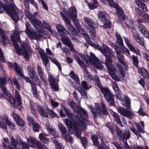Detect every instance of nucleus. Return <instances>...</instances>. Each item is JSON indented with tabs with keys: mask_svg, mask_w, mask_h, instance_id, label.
Masks as SVG:
<instances>
[{
	"mask_svg": "<svg viewBox=\"0 0 149 149\" xmlns=\"http://www.w3.org/2000/svg\"><path fill=\"white\" fill-rule=\"evenodd\" d=\"M80 111L86 117L84 118L81 116H75V120L74 123V125L72 126L71 121L68 119L65 120L64 123L69 127L68 130L69 132L72 133L74 132L76 136L78 138L79 137L81 134V132L80 130H82L84 131V129H86V125L88 124L89 122L86 118H88V115L86 111L84 109L81 108Z\"/></svg>",
	"mask_w": 149,
	"mask_h": 149,
	"instance_id": "nucleus-1",
	"label": "nucleus"
},
{
	"mask_svg": "<svg viewBox=\"0 0 149 149\" xmlns=\"http://www.w3.org/2000/svg\"><path fill=\"white\" fill-rule=\"evenodd\" d=\"M2 0L5 4H3L0 0V14L5 11L15 22H18L20 18L22 17L23 14L22 11H18L17 9L14 6H9L7 0Z\"/></svg>",
	"mask_w": 149,
	"mask_h": 149,
	"instance_id": "nucleus-2",
	"label": "nucleus"
},
{
	"mask_svg": "<svg viewBox=\"0 0 149 149\" xmlns=\"http://www.w3.org/2000/svg\"><path fill=\"white\" fill-rule=\"evenodd\" d=\"M103 49L100 47V50L105 57V64L109 70H113L114 67L112 65V60L111 58H115V56L112 50L106 45H103Z\"/></svg>",
	"mask_w": 149,
	"mask_h": 149,
	"instance_id": "nucleus-3",
	"label": "nucleus"
},
{
	"mask_svg": "<svg viewBox=\"0 0 149 149\" xmlns=\"http://www.w3.org/2000/svg\"><path fill=\"white\" fill-rule=\"evenodd\" d=\"M101 105L102 109H101L99 103H95V109L92 105L88 106L91 111L95 117L99 116H102L103 114L107 115L108 114L107 107L104 103H102Z\"/></svg>",
	"mask_w": 149,
	"mask_h": 149,
	"instance_id": "nucleus-4",
	"label": "nucleus"
},
{
	"mask_svg": "<svg viewBox=\"0 0 149 149\" xmlns=\"http://www.w3.org/2000/svg\"><path fill=\"white\" fill-rule=\"evenodd\" d=\"M6 84L7 82L5 78L1 77L0 78V88L3 91L6 99L10 102H15L13 97L6 87Z\"/></svg>",
	"mask_w": 149,
	"mask_h": 149,
	"instance_id": "nucleus-5",
	"label": "nucleus"
},
{
	"mask_svg": "<svg viewBox=\"0 0 149 149\" xmlns=\"http://www.w3.org/2000/svg\"><path fill=\"white\" fill-rule=\"evenodd\" d=\"M7 124L10 128L13 130L15 129L14 125L10 122L8 119V116L6 115L4 117L0 118V128L4 129H6Z\"/></svg>",
	"mask_w": 149,
	"mask_h": 149,
	"instance_id": "nucleus-6",
	"label": "nucleus"
},
{
	"mask_svg": "<svg viewBox=\"0 0 149 149\" xmlns=\"http://www.w3.org/2000/svg\"><path fill=\"white\" fill-rule=\"evenodd\" d=\"M60 15L64 22L66 23V27L71 32V34L73 35L76 36L77 35V32L71 24V22L69 19L66 17L63 13L60 12Z\"/></svg>",
	"mask_w": 149,
	"mask_h": 149,
	"instance_id": "nucleus-7",
	"label": "nucleus"
},
{
	"mask_svg": "<svg viewBox=\"0 0 149 149\" xmlns=\"http://www.w3.org/2000/svg\"><path fill=\"white\" fill-rule=\"evenodd\" d=\"M28 71L29 76L30 78L34 80L36 85L40 86L41 81L36 75V71L33 67L31 66H29L28 67Z\"/></svg>",
	"mask_w": 149,
	"mask_h": 149,
	"instance_id": "nucleus-8",
	"label": "nucleus"
},
{
	"mask_svg": "<svg viewBox=\"0 0 149 149\" xmlns=\"http://www.w3.org/2000/svg\"><path fill=\"white\" fill-rule=\"evenodd\" d=\"M10 38L13 41V44L18 54H20V48L17 43V42H20L21 41L19 32L18 31H15L13 35L11 36Z\"/></svg>",
	"mask_w": 149,
	"mask_h": 149,
	"instance_id": "nucleus-9",
	"label": "nucleus"
},
{
	"mask_svg": "<svg viewBox=\"0 0 149 149\" xmlns=\"http://www.w3.org/2000/svg\"><path fill=\"white\" fill-rule=\"evenodd\" d=\"M14 69L15 72L17 73L16 74L17 75H18L20 77H23V78L27 82L31 84V82H34L33 81H30L29 77L24 75L23 70L21 68L19 65L16 62L14 63Z\"/></svg>",
	"mask_w": 149,
	"mask_h": 149,
	"instance_id": "nucleus-10",
	"label": "nucleus"
},
{
	"mask_svg": "<svg viewBox=\"0 0 149 149\" xmlns=\"http://www.w3.org/2000/svg\"><path fill=\"white\" fill-rule=\"evenodd\" d=\"M118 111L121 115L126 117L128 119H131L134 116V114L133 112L122 107L118 108Z\"/></svg>",
	"mask_w": 149,
	"mask_h": 149,
	"instance_id": "nucleus-11",
	"label": "nucleus"
},
{
	"mask_svg": "<svg viewBox=\"0 0 149 149\" xmlns=\"http://www.w3.org/2000/svg\"><path fill=\"white\" fill-rule=\"evenodd\" d=\"M48 81L50 86L54 91H56L58 90V84L56 82L55 79L53 75L51 74L49 75Z\"/></svg>",
	"mask_w": 149,
	"mask_h": 149,
	"instance_id": "nucleus-12",
	"label": "nucleus"
},
{
	"mask_svg": "<svg viewBox=\"0 0 149 149\" xmlns=\"http://www.w3.org/2000/svg\"><path fill=\"white\" fill-rule=\"evenodd\" d=\"M135 125L136 129L138 131L136 130L134 127H130V129L132 132L136 136L138 137H141L140 132L144 133L145 131L141 127L140 125L138 123H136Z\"/></svg>",
	"mask_w": 149,
	"mask_h": 149,
	"instance_id": "nucleus-13",
	"label": "nucleus"
},
{
	"mask_svg": "<svg viewBox=\"0 0 149 149\" xmlns=\"http://www.w3.org/2000/svg\"><path fill=\"white\" fill-rule=\"evenodd\" d=\"M0 35L1 39V43L3 45L10 43V40L6 35L4 31L1 28H0Z\"/></svg>",
	"mask_w": 149,
	"mask_h": 149,
	"instance_id": "nucleus-14",
	"label": "nucleus"
},
{
	"mask_svg": "<svg viewBox=\"0 0 149 149\" xmlns=\"http://www.w3.org/2000/svg\"><path fill=\"white\" fill-rule=\"evenodd\" d=\"M30 21L36 29H40L42 26V24L41 21L36 19L34 16L30 19Z\"/></svg>",
	"mask_w": 149,
	"mask_h": 149,
	"instance_id": "nucleus-15",
	"label": "nucleus"
},
{
	"mask_svg": "<svg viewBox=\"0 0 149 149\" xmlns=\"http://www.w3.org/2000/svg\"><path fill=\"white\" fill-rule=\"evenodd\" d=\"M116 10L117 16L119 19L121 21H124L126 19L127 17L125 15L123 11L119 6L115 8Z\"/></svg>",
	"mask_w": 149,
	"mask_h": 149,
	"instance_id": "nucleus-16",
	"label": "nucleus"
},
{
	"mask_svg": "<svg viewBox=\"0 0 149 149\" xmlns=\"http://www.w3.org/2000/svg\"><path fill=\"white\" fill-rule=\"evenodd\" d=\"M39 54L42 59L43 64L46 67L47 63L49 62V56L47 55L45 51L43 50L40 51L39 52Z\"/></svg>",
	"mask_w": 149,
	"mask_h": 149,
	"instance_id": "nucleus-17",
	"label": "nucleus"
},
{
	"mask_svg": "<svg viewBox=\"0 0 149 149\" xmlns=\"http://www.w3.org/2000/svg\"><path fill=\"white\" fill-rule=\"evenodd\" d=\"M84 19L85 23L89 27L91 28H97L98 27L97 24L93 21L90 18L85 17H84Z\"/></svg>",
	"mask_w": 149,
	"mask_h": 149,
	"instance_id": "nucleus-18",
	"label": "nucleus"
},
{
	"mask_svg": "<svg viewBox=\"0 0 149 149\" xmlns=\"http://www.w3.org/2000/svg\"><path fill=\"white\" fill-rule=\"evenodd\" d=\"M90 55L91 57L89 59L86 60L85 57H84L83 60H86V64L90 65L94 61H99V59L97 58L95 56V54L92 52H90Z\"/></svg>",
	"mask_w": 149,
	"mask_h": 149,
	"instance_id": "nucleus-19",
	"label": "nucleus"
},
{
	"mask_svg": "<svg viewBox=\"0 0 149 149\" xmlns=\"http://www.w3.org/2000/svg\"><path fill=\"white\" fill-rule=\"evenodd\" d=\"M115 35L117 39V40L115 43L116 44L118 45V47L119 48L120 47H122L124 45L122 38L121 37L120 35L118 32H116Z\"/></svg>",
	"mask_w": 149,
	"mask_h": 149,
	"instance_id": "nucleus-20",
	"label": "nucleus"
},
{
	"mask_svg": "<svg viewBox=\"0 0 149 149\" xmlns=\"http://www.w3.org/2000/svg\"><path fill=\"white\" fill-rule=\"evenodd\" d=\"M27 141L29 146L32 148H34V144H35L36 146L38 141H39L38 140L31 136H30L29 137L27 138Z\"/></svg>",
	"mask_w": 149,
	"mask_h": 149,
	"instance_id": "nucleus-21",
	"label": "nucleus"
},
{
	"mask_svg": "<svg viewBox=\"0 0 149 149\" xmlns=\"http://www.w3.org/2000/svg\"><path fill=\"white\" fill-rule=\"evenodd\" d=\"M56 28L59 32V34L61 36H63L66 34L67 31L61 25L58 24H57Z\"/></svg>",
	"mask_w": 149,
	"mask_h": 149,
	"instance_id": "nucleus-22",
	"label": "nucleus"
},
{
	"mask_svg": "<svg viewBox=\"0 0 149 149\" xmlns=\"http://www.w3.org/2000/svg\"><path fill=\"white\" fill-rule=\"evenodd\" d=\"M133 36L136 41L140 45H143L144 44L143 39L140 36L139 34L137 32L133 33Z\"/></svg>",
	"mask_w": 149,
	"mask_h": 149,
	"instance_id": "nucleus-23",
	"label": "nucleus"
},
{
	"mask_svg": "<svg viewBox=\"0 0 149 149\" xmlns=\"http://www.w3.org/2000/svg\"><path fill=\"white\" fill-rule=\"evenodd\" d=\"M37 72L40 79H41L42 81H43L45 84L47 83V81H46L43 77V75L44 74V72L42 67L38 65H37Z\"/></svg>",
	"mask_w": 149,
	"mask_h": 149,
	"instance_id": "nucleus-24",
	"label": "nucleus"
},
{
	"mask_svg": "<svg viewBox=\"0 0 149 149\" xmlns=\"http://www.w3.org/2000/svg\"><path fill=\"white\" fill-rule=\"evenodd\" d=\"M12 116L18 125L20 126H23L24 125V123L23 120L20 118L16 113H13Z\"/></svg>",
	"mask_w": 149,
	"mask_h": 149,
	"instance_id": "nucleus-25",
	"label": "nucleus"
},
{
	"mask_svg": "<svg viewBox=\"0 0 149 149\" xmlns=\"http://www.w3.org/2000/svg\"><path fill=\"white\" fill-rule=\"evenodd\" d=\"M49 134H47L44 133H41L39 134V139L43 143L45 144H48L49 143V139L46 137V136H48Z\"/></svg>",
	"mask_w": 149,
	"mask_h": 149,
	"instance_id": "nucleus-26",
	"label": "nucleus"
},
{
	"mask_svg": "<svg viewBox=\"0 0 149 149\" xmlns=\"http://www.w3.org/2000/svg\"><path fill=\"white\" fill-rule=\"evenodd\" d=\"M139 28L140 31L145 36L146 35V38H149V33L146 30V28L143 24H140L139 26Z\"/></svg>",
	"mask_w": 149,
	"mask_h": 149,
	"instance_id": "nucleus-27",
	"label": "nucleus"
},
{
	"mask_svg": "<svg viewBox=\"0 0 149 149\" xmlns=\"http://www.w3.org/2000/svg\"><path fill=\"white\" fill-rule=\"evenodd\" d=\"M37 110L38 111L39 113L41 116L46 118L48 117L49 116L48 113L41 106H38L37 108Z\"/></svg>",
	"mask_w": 149,
	"mask_h": 149,
	"instance_id": "nucleus-28",
	"label": "nucleus"
},
{
	"mask_svg": "<svg viewBox=\"0 0 149 149\" xmlns=\"http://www.w3.org/2000/svg\"><path fill=\"white\" fill-rule=\"evenodd\" d=\"M17 140L22 146V149H29V146L26 142H24L19 136H17Z\"/></svg>",
	"mask_w": 149,
	"mask_h": 149,
	"instance_id": "nucleus-29",
	"label": "nucleus"
},
{
	"mask_svg": "<svg viewBox=\"0 0 149 149\" xmlns=\"http://www.w3.org/2000/svg\"><path fill=\"white\" fill-rule=\"evenodd\" d=\"M139 71L143 77L147 79H149V73L147 70L144 68H141Z\"/></svg>",
	"mask_w": 149,
	"mask_h": 149,
	"instance_id": "nucleus-30",
	"label": "nucleus"
},
{
	"mask_svg": "<svg viewBox=\"0 0 149 149\" xmlns=\"http://www.w3.org/2000/svg\"><path fill=\"white\" fill-rule=\"evenodd\" d=\"M130 131H125V133L122 134L120 137V140L123 142H126L127 139H128L130 136Z\"/></svg>",
	"mask_w": 149,
	"mask_h": 149,
	"instance_id": "nucleus-31",
	"label": "nucleus"
},
{
	"mask_svg": "<svg viewBox=\"0 0 149 149\" xmlns=\"http://www.w3.org/2000/svg\"><path fill=\"white\" fill-rule=\"evenodd\" d=\"M29 37L31 39L39 40L41 38V35L38 33L35 32L30 33Z\"/></svg>",
	"mask_w": 149,
	"mask_h": 149,
	"instance_id": "nucleus-32",
	"label": "nucleus"
},
{
	"mask_svg": "<svg viewBox=\"0 0 149 149\" xmlns=\"http://www.w3.org/2000/svg\"><path fill=\"white\" fill-rule=\"evenodd\" d=\"M10 141L11 144L16 149H20L19 146L18 145V141L17 140V139H16L13 136H11Z\"/></svg>",
	"mask_w": 149,
	"mask_h": 149,
	"instance_id": "nucleus-33",
	"label": "nucleus"
},
{
	"mask_svg": "<svg viewBox=\"0 0 149 149\" xmlns=\"http://www.w3.org/2000/svg\"><path fill=\"white\" fill-rule=\"evenodd\" d=\"M115 70L113 69V70H109V73L110 76L114 80L119 81H120V79L118 76L115 73Z\"/></svg>",
	"mask_w": 149,
	"mask_h": 149,
	"instance_id": "nucleus-34",
	"label": "nucleus"
},
{
	"mask_svg": "<svg viewBox=\"0 0 149 149\" xmlns=\"http://www.w3.org/2000/svg\"><path fill=\"white\" fill-rule=\"evenodd\" d=\"M62 136L66 142H69L71 143H73V138L68 132L64 134H63Z\"/></svg>",
	"mask_w": 149,
	"mask_h": 149,
	"instance_id": "nucleus-35",
	"label": "nucleus"
},
{
	"mask_svg": "<svg viewBox=\"0 0 149 149\" xmlns=\"http://www.w3.org/2000/svg\"><path fill=\"white\" fill-rule=\"evenodd\" d=\"M102 93L104 95V98L108 95L110 94L111 92V91L107 87H103L102 86L101 88H99Z\"/></svg>",
	"mask_w": 149,
	"mask_h": 149,
	"instance_id": "nucleus-36",
	"label": "nucleus"
},
{
	"mask_svg": "<svg viewBox=\"0 0 149 149\" xmlns=\"http://www.w3.org/2000/svg\"><path fill=\"white\" fill-rule=\"evenodd\" d=\"M136 3L138 6L142 9L144 11H147V7L143 2L140 0H137Z\"/></svg>",
	"mask_w": 149,
	"mask_h": 149,
	"instance_id": "nucleus-37",
	"label": "nucleus"
},
{
	"mask_svg": "<svg viewBox=\"0 0 149 149\" xmlns=\"http://www.w3.org/2000/svg\"><path fill=\"white\" fill-rule=\"evenodd\" d=\"M86 66H85V68H83L84 70V74L85 77L86 79L89 81L93 80V77L90 74L88 71L86 69Z\"/></svg>",
	"mask_w": 149,
	"mask_h": 149,
	"instance_id": "nucleus-38",
	"label": "nucleus"
},
{
	"mask_svg": "<svg viewBox=\"0 0 149 149\" xmlns=\"http://www.w3.org/2000/svg\"><path fill=\"white\" fill-rule=\"evenodd\" d=\"M61 37H62L61 41L66 46H68L72 43L68 36H66L65 35Z\"/></svg>",
	"mask_w": 149,
	"mask_h": 149,
	"instance_id": "nucleus-39",
	"label": "nucleus"
},
{
	"mask_svg": "<svg viewBox=\"0 0 149 149\" xmlns=\"http://www.w3.org/2000/svg\"><path fill=\"white\" fill-rule=\"evenodd\" d=\"M113 115L118 123L119 124L120 126L123 127V125L121 121L119 115L117 113L113 112Z\"/></svg>",
	"mask_w": 149,
	"mask_h": 149,
	"instance_id": "nucleus-40",
	"label": "nucleus"
},
{
	"mask_svg": "<svg viewBox=\"0 0 149 149\" xmlns=\"http://www.w3.org/2000/svg\"><path fill=\"white\" fill-rule=\"evenodd\" d=\"M114 97L113 94L111 93L110 94L106 96L105 98L108 102H114Z\"/></svg>",
	"mask_w": 149,
	"mask_h": 149,
	"instance_id": "nucleus-41",
	"label": "nucleus"
},
{
	"mask_svg": "<svg viewBox=\"0 0 149 149\" xmlns=\"http://www.w3.org/2000/svg\"><path fill=\"white\" fill-rule=\"evenodd\" d=\"M94 2L93 3H88V6L90 9L92 10L97 8L98 6V2L97 0H92Z\"/></svg>",
	"mask_w": 149,
	"mask_h": 149,
	"instance_id": "nucleus-42",
	"label": "nucleus"
},
{
	"mask_svg": "<svg viewBox=\"0 0 149 149\" xmlns=\"http://www.w3.org/2000/svg\"><path fill=\"white\" fill-rule=\"evenodd\" d=\"M31 87L32 91L33 94L35 96H37V89L35 84L34 82H31Z\"/></svg>",
	"mask_w": 149,
	"mask_h": 149,
	"instance_id": "nucleus-43",
	"label": "nucleus"
},
{
	"mask_svg": "<svg viewBox=\"0 0 149 149\" xmlns=\"http://www.w3.org/2000/svg\"><path fill=\"white\" fill-rule=\"evenodd\" d=\"M91 64H92L95 68L98 69H102L103 68V66L102 64L99 62V60L97 61H94Z\"/></svg>",
	"mask_w": 149,
	"mask_h": 149,
	"instance_id": "nucleus-44",
	"label": "nucleus"
},
{
	"mask_svg": "<svg viewBox=\"0 0 149 149\" xmlns=\"http://www.w3.org/2000/svg\"><path fill=\"white\" fill-rule=\"evenodd\" d=\"M91 138L94 145L96 146H98L99 144L97 136L95 134L93 135L92 136Z\"/></svg>",
	"mask_w": 149,
	"mask_h": 149,
	"instance_id": "nucleus-45",
	"label": "nucleus"
},
{
	"mask_svg": "<svg viewBox=\"0 0 149 149\" xmlns=\"http://www.w3.org/2000/svg\"><path fill=\"white\" fill-rule=\"evenodd\" d=\"M77 13L76 9L74 8H72L71 10V14L70 17L71 19L77 18Z\"/></svg>",
	"mask_w": 149,
	"mask_h": 149,
	"instance_id": "nucleus-46",
	"label": "nucleus"
},
{
	"mask_svg": "<svg viewBox=\"0 0 149 149\" xmlns=\"http://www.w3.org/2000/svg\"><path fill=\"white\" fill-rule=\"evenodd\" d=\"M43 26L44 28L47 30L49 32H52L51 29V26L50 24L47 23L45 21L42 22Z\"/></svg>",
	"mask_w": 149,
	"mask_h": 149,
	"instance_id": "nucleus-47",
	"label": "nucleus"
},
{
	"mask_svg": "<svg viewBox=\"0 0 149 149\" xmlns=\"http://www.w3.org/2000/svg\"><path fill=\"white\" fill-rule=\"evenodd\" d=\"M131 59L133 61V65L136 67H138V66L139 61L137 57L136 56L133 55L132 56Z\"/></svg>",
	"mask_w": 149,
	"mask_h": 149,
	"instance_id": "nucleus-48",
	"label": "nucleus"
},
{
	"mask_svg": "<svg viewBox=\"0 0 149 149\" xmlns=\"http://www.w3.org/2000/svg\"><path fill=\"white\" fill-rule=\"evenodd\" d=\"M15 99L18 102H22V99L19 92L17 90L15 91Z\"/></svg>",
	"mask_w": 149,
	"mask_h": 149,
	"instance_id": "nucleus-49",
	"label": "nucleus"
},
{
	"mask_svg": "<svg viewBox=\"0 0 149 149\" xmlns=\"http://www.w3.org/2000/svg\"><path fill=\"white\" fill-rule=\"evenodd\" d=\"M117 66L119 69L121 75L123 77H125V73L124 71V69L123 66L120 64L118 63L117 64Z\"/></svg>",
	"mask_w": 149,
	"mask_h": 149,
	"instance_id": "nucleus-50",
	"label": "nucleus"
},
{
	"mask_svg": "<svg viewBox=\"0 0 149 149\" xmlns=\"http://www.w3.org/2000/svg\"><path fill=\"white\" fill-rule=\"evenodd\" d=\"M77 89L79 90L83 98L87 99V95L86 92L84 90H82L81 88H78Z\"/></svg>",
	"mask_w": 149,
	"mask_h": 149,
	"instance_id": "nucleus-51",
	"label": "nucleus"
},
{
	"mask_svg": "<svg viewBox=\"0 0 149 149\" xmlns=\"http://www.w3.org/2000/svg\"><path fill=\"white\" fill-rule=\"evenodd\" d=\"M116 52V54L118 55L117 56H119V57L122 58H124V56L123 55V52L121 51L120 50V48L118 47H116L115 49Z\"/></svg>",
	"mask_w": 149,
	"mask_h": 149,
	"instance_id": "nucleus-52",
	"label": "nucleus"
},
{
	"mask_svg": "<svg viewBox=\"0 0 149 149\" xmlns=\"http://www.w3.org/2000/svg\"><path fill=\"white\" fill-rule=\"evenodd\" d=\"M32 126H33V130L34 132H39L40 127V125L38 123L35 122Z\"/></svg>",
	"mask_w": 149,
	"mask_h": 149,
	"instance_id": "nucleus-53",
	"label": "nucleus"
},
{
	"mask_svg": "<svg viewBox=\"0 0 149 149\" xmlns=\"http://www.w3.org/2000/svg\"><path fill=\"white\" fill-rule=\"evenodd\" d=\"M119 48L122 50L123 53H125L126 55L128 56H130V51L124 45L122 47H120Z\"/></svg>",
	"mask_w": 149,
	"mask_h": 149,
	"instance_id": "nucleus-54",
	"label": "nucleus"
},
{
	"mask_svg": "<svg viewBox=\"0 0 149 149\" xmlns=\"http://www.w3.org/2000/svg\"><path fill=\"white\" fill-rule=\"evenodd\" d=\"M38 149H47V146L42 144L40 141H38L36 146Z\"/></svg>",
	"mask_w": 149,
	"mask_h": 149,
	"instance_id": "nucleus-55",
	"label": "nucleus"
},
{
	"mask_svg": "<svg viewBox=\"0 0 149 149\" xmlns=\"http://www.w3.org/2000/svg\"><path fill=\"white\" fill-rule=\"evenodd\" d=\"M59 129L61 132L62 135L63 134H64L68 132V131L66 130V128L62 124H60L59 125Z\"/></svg>",
	"mask_w": 149,
	"mask_h": 149,
	"instance_id": "nucleus-56",
	"label": "nucleus"
},
{
	"mask_svg": "<svg viewBox=\"0 0 149 149\" xmlns=\"http://www.w3.org/2000/svg\"><path fill=\"white\" fill-rule=\"evenodd\" d=\"M13 80L14 85L16 86V88L19 90L21 89V86L19 83L16 78H13Z\"/></svg>",
	"mask_w": 149,
	"mask_h": 149,
	"instance_id": "nucleus-57",
	"label": "nucleus"
},
{
	"mask_svg": "<svg viewBox=\"0 0 149 149\" xmlns=\"http://www.w3.org/2000/svg\"><path fill=\"white\" fill-rule=\"evenodd\" d=\"M123 38L127 46L130 49L133 46L131 43H130L129 40L127 38L125 37H123Z\"/></svg>",
	"mask_w": 149,
	"mask_h": 149,
	"instance_id": "nucleus-58",
	"label": "nucleus"
},
{
	"mask_svg": "<svg viewBox=\"0 0 149 149\" xmlns=\"http://www.w3.org/2000/svg\"><path fill=\"white\" fill-rule=\"evenodd\" d=\"M70 77L74 81H77L78 79L77 75L75 74L73 71H72L69 74Z\"/></svg>",
	"mask_w": 149,
	"mask_h": 149,
	"instance_id": "nucleus-59",
	"label": "nucleus"
},
{
	"mask_svg": "<svg viewBox=\"0 0 149 149\" xmlns=\"http://www.w3.org/2000/svg\"><path fill=\"white\" fill-rule=\"evenodd\" d=\"M130 49L131 51L134 52L139 55H141V54L140 50L138 49L137 48L133 46Z\"/></svg>",
	"mask_w": 149,
	"mask_h": 149,
	"instance_id": "nucleus-60",
	"label": "nucleus"
},
{
	"mask_svg": "<svg viewBox=\"0 0 149 149\" xmlns=\"http://www.w3.org/2000/svg\"><path fill=\"white\" fill-rule=\"evenodd\" d=\"M113 88L115 93H119L120 92V91L119 89L117 83L114 82H113Z\"/></svg>",
	"mask_w": 149,
	"mask_h": 149,
	"instance_id": "nucleus-61",
	"label": "nucleus"
},
{
	"mask_svg": "<svg viewBox=\"0 0 149 149\" xmlns=\"http://www.w3.org/2000/svg\"><path fill=\"white\" fill-rule=\"evenodd\" d=\"M107 1L109 6L115 8L119 6L118 4L116 3L113 0H108Z\"/></svg>",
	"mask_w": 149,
	"mask_h": 149,
	"instance_id": "nucleus-62",
	"label": "nucleus"
},
{
	"mask_svg": "<svg viewBox=\"0 0 149 149\" xmlns=\"http://www.w3.org/2000/svg\"><path fill=\"white\" fill-rule=\"evenodd\" d=\"M12 106L14 107L15 108L20 110L22 108V103H10Z\"/></svg>",
	"mask_w": 149,
	"mask_h": 149,
	"instance_id": "nucleus-63",
	"label": "nucleus"
},
{
	"mask_svg": "<svg viewBox=\"0 0 149 149\" xmlns=\"http://www.w3.org/2000/svg\"><path fill=\"white\" fill-rule=\"evenodd\" d=\"M46 111L48 112L49 114L52 117H56L57 116L56 113L49 108L46 109Z\"/></svg>",
	"mask_w": 149,
	"mask_h": 149,
	"instance_id": "nucleus-64",
	"label": "nucleus"
}]
</instances>
